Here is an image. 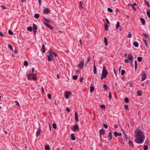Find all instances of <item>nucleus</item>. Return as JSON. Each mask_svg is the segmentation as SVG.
Returning a JSON list of instances; mask_svg holds the SVG:
<instances>
[{
	"instance_id": "obj_64",
	"label": "nucleus",
	"mask_w": 150,
	"mask_h": 150,
	"mask_svg": "<svg viewBox=\"0 0 150 150\" xmlns=\"http://www.w3.org/2000/svg\"><path fill=\"white\" fill-rule=\"evenodd\" d=\"M90 57H89L87 59V62H90Z\"/></svg>"
},
{
	"instance_id": "obj_41",
	"label": "nucleus",
	"mask_w": 150,
	"mask_h": 150,
	"mask_svg": "<svg viewBox=\"0 0 150 150\" xmlns=\"http://www.w3.org/2000/svg\"><path fill=\"white\" fill-rule=\"evenodd\" d=\"M143 40L145 44L146 45V47H148L147 42L146 40L144 39H143Z\"/></svg>"
},
{
	"instance_id": "obj_45",
	"label": "nucleus",
	"mask_w": 150,
	"mask_h": 150,
	"mask_svg": "<svg viewBox=\"0 0 150 150\" xmlns=\"http://www.w3.org/2000/svg\"><path fill=\"white\" fill-rule=\"evenodd\" d=\"M49 54H50L49 55L52 56V54H54V52H53L52 51L50 50H49Z\"/></svg>"
},
{
	"instance_id": "obj_42",
	"label": "nucleus",
	"mask_w": 150,
	"mask_h": 150,
	"mask_svg": "<svg viewBox=\"0 0 150 150\" xmlns=\"http://www.w3.org/2000/svg\"><path fill=\"white\" fill-rule=\"evenodd\" d=\"M52 126L55 129H56L57 128V126H56V124L55 123H53V124Z\"/></svg>"
},
{
	"instance_id": "obj_53",
	"label": "nucleus",
	"mask_w": 150,
	"mask_h": 150,
	"mask_svg": "<svg viewBox=\"0 0 150 150\" xmlns=\"http://www.w3.org/2000/svg\"><path fill=\"white\" fill-rule=\"evenodd\" d=\"M103 126L106 129L108 127V126L106 124H103Z\"/></svg>"
},
{
	"instance_id": "obj_47",
	"label": "nucleus",
	"mask_w": 150,
	"mask_h": 150,
	"mask_svg": "<svg viewBox=\"0 0 150 150\" xmlns=\"http://www.w3.org/2000/svg\"><path fill=\"white\" fill-rule=\"evenodd\" d=\"M108 10L109 12H112L113 11L112 9L111 8H108Z\"/></svg>"
},
{
	"instance_id": "obj_48",
	"label": "nucleus",
	"mask_w": 150,
	"mask_h": 150,
	"mask_svg": "<svg viewBox=\"0 0 150 150\" xmlns=\"http://www.w3.org/2000/svg\"><path fill=\"white\" fill-rule=\"evenodd\" d=\"M8 33H9V34L11 35H12L13 34V32H12V31L11 30H9L8 31Z\"/></svg>"
},
{
	"instance_id": "obj_11",
	"label": "nucleus",
	"mask_w": 150,
	"mask_h": 150,
	"mask_svg": "<svg viewBox=\"0 0 150 150\" xmlns=\"http://www.w3.org/2000/svg\"><path fill=\"white\" fill-rule=\"evenodd\" d=\"M114 134L116 137H117L118 136H121L122 135V134L121 133H117V132H114Z\"/></svg>"
},
{
	"instance_id": "obj_13",
	"label": "nucleus",
	"mask_w": 150,
	"mask_h": 150,
	"mask_svg": "<svg viewBox=\"0 0 150 150\" xmlns=\"http://www.w3.org/2000/svg\"><path fill=\"white\" fill-rule=\"evenodd\" d=\"M105 133V130L103 129H101L99 131V134H100L103 135V134H104Z\"/></svg>"
},
{
	"instance_id": "obj_37",
	"label": "nucleus",
	"mask_w": 150,
	"mask_h": 150,
	"mask_svg": "<svg viewBox=\"0 0 150 150\" xmlns=\"http://www.w3.org/2000/svg\"><path fill=\"white\" fill-rule=\"evenodd\" d=\"M78 76L76 75H74L73 76L72 78L73 79L76 80L77 79Z\"/></svg>"
},
{
	"instance_id": "obj_35",
	"label": "nucleus",
	"mask_w": 150,
	"mask_h": 150,
	"mask_svg": "<svg viewBox=\"0 0 150 150\" xmlns=\"http://www.w3.org/2000/svg\"><path fill=\"white\" fill-rule=\"evenodd\" d=\"M147 14L148 16L150 18V10L149 9V11H147Z\"/></svg>"
},
{
	"instance_id": "obj_17",
	"label": "nucleus",
	"mask_w": 150,
	"mask_h": 150,
	"mask_svg": "<svg viewBox=\"0 0 150 150\" xmlns=\"http://www.w3.org/2000/svg\"><path fill=\"white\" fill-rule=\"evenodd\" d=\"M43 19L45 21V22H46L48 24L50 23V21L49 20L46 19L45 18H43Z\"/></svg>"
},
{
	"instance_id": "obj_9",
	"label": "nucleus",
	"mask_w": 150,
	"mask_h": 150,
	"mask_svg": "<svg viewBox=\"0 0 150 150\" xmlns=\"http://www.w3.org/2000/svg\"><path fill=\"white\" fill-rule=\"evenodd\" d=\"M44 24L46 25L48 27L49 29H53V28L50 24L47 23L46 22H44Z\"/></svg>"
},
{
	"instance_id": "obj_12",
	"label": "nucleus",
	"mask_w": 150,
	"mask_h": 150,
	"mask_svg": "<svg viewBox=\"0 0 150 150\" xmlns=\"http://www.w3.org/2000/svg\"><path fill=\"white\" fill-rule=\"evenodd\" d=\"M41 128L40 127L38 130L36 132V136L37 137H38L39 135L40 134L41 132Z\"/></svg>"
},
{
	"instance_id": "obj_1",
	"label": "nucleus",
	"mask_w": 150,
	"mask_h": 150,
	"mask_svg": "<svg viewBox=\"0 0 150 150\" xmlns=\"http://www.w3.org/2000/svg\"><path fill=\"white\" fill-rule=\"evenodd\" d=\"M108 74V72L106 69L105 66L103 67V70L101 78V80L103 78H106L107 75Z\"/></svg>"
},
{
	"instance_id": "obj_19",
	"label": "nucleus",
	"mask_w": 150,
	"mask_h": 150,
	"mask_svg": "<svg viewBox=\"0 0 150 150\" xmlns=\"http://www.w3.org/2000/svg\"><path fill=\"white\" fill-rule=\"evenodd\" d=\"M47 57L48 58V60L49 61H51L52 60V59H53V57L52 56L48 55Z\"/></svg>"
},
{
	"instance_id": "obj_5",
	"label": "nucleus",
	"mask_w": 150,
	"mask_h": 150,
	"mask_svg": "<svg viewBox=\"0 0 150 150\" xmlns=\"http://www.w3.org/2000/svg\"><path fill=\"white\" fill-rule=\"evenodd\" d=\"M128 59L131 61L130 63L131 64H133V57L132 55H128Z\"/></svg>"
},
{
	"instance_id": "obj_61",
	"label": "nucleus",
	"mask_w": 150,
	"mask_h": 150,
	"mask_svg": "<svg viewBox=\"0 0 150 150\" xmlns=\"http://www.w3.org/2000/svg\"><path fill=\"white\" fill-rule=\"evenodd\" d=\"M0 35L3 37H4V36L3 33L1 32H0Z\"/></svg>"
},
{
	"instance_id": "obj_18",
	"label": "nucleus",
	"mask_w": 150,
	"mask_h": 150,
	"mask_svg": "<svg viewBox=\"0 0 150 150\" xmlns=\"http://www.w3.org/2000/svg\"><path fill=\"white\" fill-rule=\"evenodd\" d=\"M79 8H83L84 7L83 5L82 2L81 1H80L79 2Z\"/></svg>"
},
{
	"instance_id": "obj_34",
	"label": "nucleus",
	"mask_w": 150,
	"mask_h": 150,
	"mask_svg": "<svg viewBox=\"0 0 150 150\" xmlns=\"http://www.w3.org/2000/svg\"><path fill=\"white\" fill-rule=\"evenodd\" d=\"M148 146L147 145H144L143 146V149L144 150H147L148 149Z\"/></svg>"
},
{
	"instance_id": "obj_58",
	"label": "nucleus",
	"mask_w": 150,
	"mask_h": 150,
	"mask_svg": "<svg viewBox=\"0 0 150 150\" xmlns=\"http://www.w3.org/2000/svg\"><path fill=\"white\" fill-rule=\"evenodd\" d=\"M32 79L34 80L35 81L37 80V78L36 77L34 76L32 78Z\"/></svg>"
},
{
	"instance_id": "obj_3",
	"label": "nucleus",
	"mask_w": 150,
	"mask_h": 150,
	"mask_svg": "<svg viewBox=\"0 0 150 150\" xmlns=\"http://www.w3.org/2000/svg\"><path fill=\"white\" fill-rule=\"evenodd\" d=\"M136 139H135V141L138 144L142 143L145 138H140L139 137H136Z\"/></svg>"
},
{
	"instance_id": "obj_21",
	"label": "nucleus",
	"mask_w": 150,
	"mask_h": 150,
	"mask_svg": "<svg viewBox=\"0 0 150 150\" xmlns=\"http://www.w3.org/2000/svg\"><path fill=\"white\" fill-rule=\"evenodd\" d=\"M45 149L46 150H50V147L49 145L47 144L45 146Z\"/></svg>"
},
{
	"instance_id": "obj_27",
	"label": "nucleus",
	"mask_w": 150,
	"mask_h": 150,
	"mask_svg": "<svg viewBox=\"0 0 150 150\" xmlns=\"http://www.w3.org/2000/svg\"><path fill=\"white\" fill-rule=\"evenodd\" d=\"M39 14L38 13H35L34 15V17L36 18H38L39 17Z\"/></svg>"
},
{
	"instance_id": "obj_28",
	"label": "nucleus",
	"mask_w": 150,
	"mask_h": 150,
	"mask_svg": "<svg viewBox=\"0 0 150 150\" xmlns=\"http://www.w3.org/2000/svg\"><path fill=\"white\" fill-rule=\"evenodd\" d=\"M27 30H28V31H29L30 32H31L33 30V28H32V27L31 26H30V27H28L27 28Z\"/></svg>"
},
{
	"instance_id": "obj_62",
	"label": "nucleus",
	"mask_w": 150,
	"mask_h": 150,
	"mask_svg": "<svg viewBox=\"0 0 150 150\" xmlns=\"http://www.w3.org/2000/svg\"><path fill=\"white\" fill-rule=\"evenodd\" d=\"M66 110L68 112H69L70 111L69 109V107H67Z\"/></svg>"
},
{
	"instance_id": "obj_2",
	"label": "nucleus",
	"mask_w": 150,
	"mask_h": 150,
	"mask_svg": "<svg viewBox=\"0 0 150 150\" xmlns=\"http://www.w3.org/2000/svg\"><path fill=\"white\" fill-rule=\"evenodd\" d=\"M136 134V137H139L140 138H145V136L144 133L141 131L138 132H135Z\"/></svg>"
},
{
	"instance_id": "obj_33",
	"label": "nucleus",
	"mask_w": 150,
	"mask_h": 150,
	"mask_svg": "<svg viewBox=\"0 0 150 150\" xmlns=\"http://www.w3.org/2000/svg\"><path fill=\"white\" fill-rule=\"evenodd\" d=\"M135 64V70H136L137 69V61H135L134 62Z\"/></svg>"
},
{
	"instance_id": "obj_14",
	"label": "nucleus",
	"mask_w": 150,
	"mask_h": 150,
	"mask_svg": "<svg viewBox=\"0 0 150 150\" xmlns=\"http://www.w3.org/2000/svg\"><path fill=\"white\" fill-rule=\"evenodd\" d=\"M112 137V133L111 131H110L109 134L108 136V138L110 140H111Z\"/></svg>"
},
{
	"instance_id": "obj_54",
	"label": "nucleus",
	"mask_w": 150,
	"mask_h": 150,
	"mask_svg": "<svg viewBox=\"0 0 150 150\" xmlns=\"http://www.w3.org/2000/svg\"><path fill=\"white\" fill-rule=\"evenodd\" d=\"M109 97L110 99H111L112 98L111 94L110 92L109 93Z\"/></svg>"
},
{
	"instance_id": "obj_36",
	"label": "nucleus",
	"mask_w": 150,
	"mask_h": 150,
	"mask_svg": "<svg viewBox=\"0 0 150 150\" xmlns=\"http://www.w3.org/2000/svg\"><path fill=\"white\" fill-rule=\"evenodd\" d=\"M120 27V23L119 22H118L116 26V27L117 29Z\"/></svg>"
},
{
	"instance_id": "obj_31",
	"label": "nucleus",
	"mask_w": 150,
	"mask_h": 150,
	"mask_svg": "<svg viewBox=\"0 0 150 150\" xmlns=\"http://www.w3.org/2000/svg\"><path fill=\"white\" fill-rule=\"evenodd\" d=\"M142 60V57H138L137 59L138 61L139 62H140Z\"/></svg>"
},
{
	"instance_id": "obj_56",
	"label": "nucleus",
	"mask_w": 150,
	"mask_h": 150,
	"mask_svg": "<svg viewBox=\"0 0 150 150\" xmlns=\"http://www.w3.org/2000/svg\"><path fill=\"white\" fill-rule=\"evenodd\" d=\"M131 5L132 6L133 9L134 11H136V8L134 7V6H133V5H132V4H131Z\"/></svg>"
},
{
	"instance_id": "obj_23",
	"label": "nucleus",
	"mask_w": 150,
	"mask_h": 150,
	"mask_svg": "<svg viewBox=\"0 0 150 150\" xmlns=\"http://www.w3.org/2000/svg\"><path fill=\"white\" fill-rule=\"evenodd\" d=\"M104 42L106 45L107 46L108 45L107 39L106 37H105L104 38Z\"/></svg>"
},
{
	"instance_id": "obj_25",
	"label": "nucleus",
	"mask_w": 150,
	"mask_h": 150,
	"mask_svg": "<svg viewBox=\"0 0 150 150\" xmlns=\"http://www.w3.org/2000/svg\"><path fill=\"white\" fill-rule=\"evenodd\" d=\"M90 91L91 93H92L93 92L94 90V87L91 86L90 88Z\"/></svg>"
},
{
	"instance_id": "obj_32",
	"label": "nucleus",
	"mask_w": 150,
	"mask_h": 150,
	"mask_svg": "<svg viewBox=\"0 0 150 150\" xmlns=\"http://www.w3.org/2000/svg\"><path fill=\"white\" fill-rule=\"evenodd\" d=\"M138 95L139 96H142V93H141V91L140 90H139L137 91V92Z\"/></svg>"
},
{
	"instance_id": "obj_10",
	"label": "nucleus",
	"mask_w": 150,
	"mask_h": 150,
	"mask_svg": "<svg viewBox=\"0 0 150 150\" xmlns=\"http://www.w3.org/2000/svg\"><path fill=\"white\" fill-rule=\"evenodd\" d=\"M44 13L45 14H47L50 12V9L48 8H45L43 11Z\"/></svg>"
},
{
	"instance_id": "obj_8",
	"label": "nucleus",
	"mask_w": 150,
	"mask_h": 150,
	"mask_svg": "<svg viewBox=\"0 0 150 150\" xmlns=\"http://www.w3.org/2000/svg\"><path fill=\"white\" fill-rule=\"evenodd\" d=\"M142 81H143L145 80L146 78V75L145 73L144 72L142 74Z\"/></svg>"
},
{
	"instance_id": "obj_16",
	"label": "nucleus",
	"mask_w": 150,
	"mask_h": 150,
	"mask_svg": "<svg viewBox=\"0 0 150 150\" xmlns=\"http://www.w3.org/2000/svg\"><path fill=\"white\" fill-rule=\"evenodd\" d=\"M75 120H76V121L77 122L78 121V113H77V112H75Z\"/></svg>"
},
{
	"instance_id": "obj_39",
	"label": "nucleus",
	"mask_w": 150,
	"mask_h": 150,
	"mask_svg": "<svg viewBox=\"0 0 150 150\" xmlns=\"http://www.w3.org/2000/svg\"><path fill=\"white\" fill-rule=\"evenodd\" d=\"M105 29L106 30H108V25L107 24H105Z\"/></svg>"
},
{
	"instance_id": "obj_15",
	"label": "nucleus",
	"mask_w": 150,
	"mask_h": 150,
	"mask_svg": "<svg viewBox=\"0 0 150 150\" xmlns=\"http://www.w3.org/2000/svg\"><path fill=\"white\" fill-rule=\"evenodd\" d=\"M71 139L73 140H75L76 139L75 137L74 136V134L72 133L71 135Z\"/></svg>"
},
{
	"instance_id": "obj_40",
	"label": "nucleus",
	"mask_w": 150,
	"mask_h": 150,
	"mask_svg": "<svg viewBox=\"0 0 150 150\" xmlns=\"http://www.w3.org/2000/svg\"><path fill=\"white\" fill-rule=\"evenodd\" d=\"M125 70H122L121 71V74L122 75H123L125 73Z\"/></svg>"
},
{
	"instance_id": "obj_22",
	"label": "nucleus",
	"mask_w": 150,
	"mask_h": 150,
	"mask_svg": "<svg viewBox=\"0 0 150 150\" xmlns=\"http://www.w3.org/2000/svg\"><path fill=\"white\" fill-rule=\"evenodd\" d=\"M140 20L143 25H144L145 24V21L143 18H141Z\"/></svg>"
},
{
	"instance_id": "obj_51",
	"label": "nucleus",
	"mask_w": 150,
	"mask_h": 150,
	"mask_svg": "<svg viewBox=\"0 0 150 150\" xmlns=\"http://www.w3.org/2000/svg\"><path fill=\"white\" fill-rule=\"evenodd\" d=\"M105 21L107 23V24H109L110 22L107 18L105 19Z\"/></svg>"
},
{
	"instance_id": "obj_43",
	"label": "nucleus",
	"mask_w": 150,
	"mask_h": 150,
	"mask_svg": "<svg viewBox=\"0 0 150 150\" xmlns=\"http://www.w3.org/2000/svg\"><path fill=\"white\" fill-rule=\"evenodd\" d=\"M8 48L11 50H12V51H13V48L12 47V46L10 45H8Z\"/></svg>"
},
{
	"instance_id": "obj_38",
	"label": "nucleus",
	"mask_w": 150,
	"mask_h": 150,
	"mask_svg": "<svg viewBox=\"0 0 150 150\" xmlns=\"http://www.w3.org/2000/svg\"><path fill=\"white\" fill-rule=\"evenodd\" d=\"M125 101L126 103H127L129 102V100L127 97H126L125 99Z\"/></svg>"
},
{
	"instance_id": "obj_44",
	"label": "nucleus",
	"mask_w": 150,
	"mask_h": 150,
	"mask_svg": "<svg viewBox=\"0 0 150 150\" xmlns=\"http://www.w3.org/2000/svg\"><path fill=\"white\" fill-rule=\"evenodd\" d=\"M129 145L130 146H132L133 145V143L130 140H129Z\"/></svg>"
},
{
	"instance_id": "obj_63",
	"label": "nucleus",
	"mask_w": 150,
	"mask_h": 150,
	"mask_svg": "<svg viewBox=\"0 0 150 150\" xmlns=\"http://www.w3.org/2000/svg\"><path fill=\"white\" fill-rule=\"evenodd\" d=\"M124 62L126 63H127L128 62H129V60H128V59H125L124 61Z\"/></svg>"
},
{
	"instance_id": "obj_20",
	"label": "nucleus",
	"mask_w": 150,
	"mask_h": 150,
	"mask_svg": "<svg viewBox=\"0 0 150 150\" xmlns=\"http://www.w3.org/2000/svg\"><path fill=\"white\" fill-rule=\"evenodd\" d=\"M93 71L94 74H96L97 73L96 67L95 65H94L93 66Z\"/></svg>"
},
{
	"instance_id": "obj_24",
	"label": "nucleus",
	"mask_w": 150,
	"mask_h": 150,
	"mask_svg": "<svg viewBox=\"0 0 150 150\" xmlns=\"http://www.w3.org/2000/svg\"><path fill=\"white\" fill-rule=\"evenodd\" d=\"M33 29L35 30H37L38 27L35 24L33 23Z\"/></svg>"
},
{
	"instance_id": "obj_49",
	"label": "nucleus",
	"mask_w": 150,
	"mask_h": 150,
	"mask_svg": "<svg viewBox=\"0 0 150 150\" xmlns=\"http://www.w3.org/2000/svg\"><path fill=\"white\" fill-rule=\"evenodd\" d=\"M47 97L49 99H51V96L50 94L48 93L47 94Z\"/></svg>"
},
{
	"instance_id": "obj_46",
	"label": "nucleus",
	"mask_w": 150,
	"mask_h": 150,
	"mask_svg": "<svg viewBox=\"0 0 150 150\" xmlns=\"http://www.w3.org/2000/svg\"><path fill=\"white\" fill-rule=\"evenodd\" d=\"M107 87H108V86H107V85L106 84H104L103 85V88L105 90H107V88H106Z\"/></svg>"
},
{
	"instance_id": "obj_55",
	"label": "nucleus",
	"mask_w": 150,
	"mask_h": 150,
	"mask_svg": "<svg viewBox=\"0 0 150 150\" xmlns=\"http://www.w3.org/2000/svg\"><path fill=\"white\" fill-rule=\"evenodd\" d=\"M101 107L102 108H103L104 109L105 108V105H101Z\"/></svg>"
},
{
	"instance_id": "obj_59",
	"label": "nucleus",
	"mask_w": 150,
	"mask_h": 150,
	"mask_svg": "<svg viewBox=\"0 0 150 150\" xmlns=\"http://www.w3.org/2000/svg\"><path fill=\"white\" fill-rule=\"evenodd\" d=\"M1 7L2 8L4 9H5L6 8V7L5 6H3V5H1Z\"/></svg>"
},
{
	"instance_id": "obj_60",
	"label": "nucleus",
	"mask_w": 150,
	"mask_h": 150,
	"mask_svg": "<svg viewBox=\"0 0 150 150\" xmlns=\"http://www.w3.org/2000/svg\"><path fill=\"white\" fill-rule=\"evenodd\" d=\"M125 108L126 110H127L128 109V105H125Z\"/></svg>"
},
{
	"instance_id": "obj_26",
	"label": "nucleus",
	"mask_w": 150,
	"mask_h": 150,
	"mask_svg": "<svg viewBox=\"0 0 150 150\" xmlns=\"http://www.w3.org/2000/svg\"><path fill=\"white\" fill-rule=\"evenodd\" d=\"M133 45L135 47H137L138 46L139 44L137 42H134L133 43Z\"/></svg>"
},
{
	"instance_id": "obj_6",
	"label": "nucleus",
	"mask_w": 150,
	"mask_h": 150,
	"mask_svg": "<svg viewBox=\"0 0 150 150\" xmlns=\"http://www.w3.org/2000/svg\"><path fill=\"white\" fill-rule=\"evenodd\" d=\"M71 93L69 91H67L65 94V98L66 99H68L69 97V96L71 94Z\"/></svg>"
},
{
	"instance_id": "obj_29",
	"label": "nucleus",
	"mask_w": 150,
	"mask_h": 150,
	"mask_svg": "<svg viewBox=\"0 0 150 150\" xmlns=\"http://www.w3.org/2000/svg\"><path fill=\"white\" fill-rule=\"evenodd\" d=\"M42 50L43 52L45 53V46L44 44L42 45Z\"/></svg>"
},
{
	"instance_id": "obj_50",
	"label": "nucleus",
	"mask_w": 150,
	"mask_h": 150,
	"mask_svg": "<svg viewBox=\"0 0 150 150\" xmlns=\"http://www.w3.org/2000/svg\"><path fill=\"white\" fill-rule=\"evenodd\" d=\"M31 76H30L29 74L27 75V78L29 80H31Z\"/></svg>"
},
{
	"instance_id": "obj_30",
	"label": "nucleus",
	"mask_w": 150,
	"mask_h": 150,
	"mask_svg": "<svg viewBox=\"0 0 150 150\" xmlns=\"http://www.w3.org/2000/svg\"><path fill=\"white\" fill-rule=\"evenodd\" d=\"M28 63L27 61H25L24 62V65L25 66H27L28 65Z\"/></svg>"
},
{
	"instance_id": "obj_57",
	"label": "nucleus",
	"mask_w": 150,
	"mask_h": 150,
	"mask_svg": "<svg viewBox=\"0 0 150 150\" xmlns=\"http://www.w3.org/2000/svg\"><path fill=\"white\" fill-rule=\"evenodd\" d=\"M132 36V34L130 33H129L128 35V37L129 38H131Z\"/></svg>"
},
{
	"instance_id": "obj_52",
	"label": "nucleus",
	"mask_w": 150,
	"mask_h": 150,
	"mask_svg": "<svg viewBox=\"0 0 150 150\" xmlns=\"http://www.w3.org/2000/svg\"><path fill=\"white\" fill-rule=\"evenodd\" d=\"M15 102L16 105H18V106H19V107L20 106V105H19V103H18V102L17 101H15Z\"/></svg>"
},
{
	"instance_id": "obj_7",
	"label": "nucleus",
	"mask_w": 150,
	"mask_h": 150,
	"mask_svg": "<svg viewBox=\"0 0 150 150\" xmlns=\"http://www.w3.org/2000/svg\"><path fill=\"white\" fill-rule=\"evenodd\" d=\"M84 65V62H81L78 64V67L80 69H82Z\"/></svg>"
},
{
	"instance_id": "obj_4",
	"label": "nucleus",
	"mask_w": 150,
	"mask_h": 150,
	"mask_svg": "<svg viewBox=\"0 0 150 150\" xmlns=\"http://www.w3.org/2000/svg\"><path fill=\"white\" fill-rule=\"evenodd\" d=\"M79 127L77 125H75L73 126V127L72 128L73 131L75 132L76 130L78 131L79 130Z\"/></svg>"
}]
</instances>
